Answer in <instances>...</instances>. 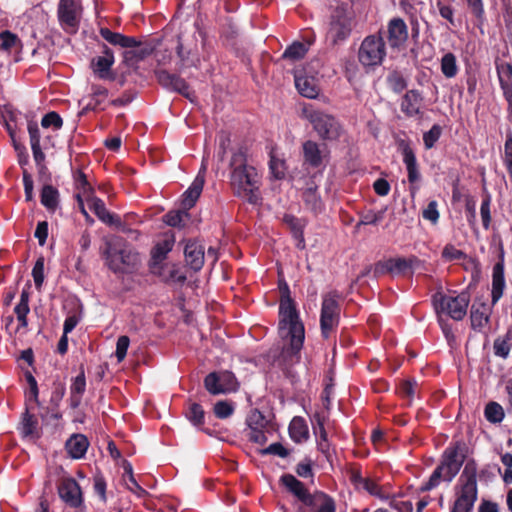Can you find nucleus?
I'll use <instances>...</instances> for the list:
<instances>
[{
	"instance_id": "f257e3e1",
	"label": "nucleus",
	"mask_w": 512,
	"mask_h": 512,
	"mask_svg": "<svg viewBox=\"0 0 512 512\" xmlns=\"http://www.w3.org/2000/svg\"><path fill=\"white\" fill-rule=\"evenodd\" d=\"M230 184L234 194L251 204L260 200V177L255 167L246 163L245 153L235 151L230 161Z\"/></svg>"
},
{
	"instance_id": "f03ea898",
	"label": "nucleus",
	"mask_w": 512,
	"mask_h": 512,
	"mask_svg": "<svg viewBox=\"0 0 512 512\" xmlns=\"http://www.w3.org/2000/svg\"><path fill=\"white\" fill-rule=\"evenodd\" d=\"M279 316V335L289 345L287 352L296 355L303 346L305 331L295 305L289 297L281 300Z\"/></svg>"
},
{
	"instance_id": "7ed1b4c3",
	"label": "nucleus",
	"mask_w": 512,
	"mask_h": 512,
	"mask_svg": "<svg viewBox=\"0 0 512 512\" xmlns=\"http://www.w3.org/2000/svg\"><path fill=\"white\" fill-rule=\"evenodd\" d=\"M283 485L303 503L310 507L313 512H336L334 499L322 491L310 493L305 485L291 474L283 475Z\"/></svg>"
},
{
	"instance_id": "20e7f679",
	"label": "nucleus",
	"mask_w": 512,
	"mask_h": 512,
	"mask_svg": "<svg viewBox=\"0 0 512 512\" xmlns=\"http://www.w3.org/2000/svg\"><path fill=\"white\" fill-rule=\"evenodd\" d=\"M463 464V458L456 447L448 448L444 452L441 464L433 471L429 481L422 487L423 491H429L437 487L441 480L450 482L458 474Z\"/></svg>"
},
{
	"instance_id": "39448f33",
	"label": "nucleus",
	"mask_w": 512,
	"mask_h": 512,
	"mask_svg": "<svg viewBox=\"0 0 512 512\" xmlns=\"http://www.w3.org/2000/svg\"><path fill=\"white\" fill-rule=\"evenodd\" d=\"M303 115L322 139L334 140L339 137L340 125L333 116L315 110L311 105L303 108Z\"/></svg>"
},
{
	"instance_id": "423d86ee",
	"label": "nucleus",
	"mask_w": 512,
	"mask_h": 512,
	"mask_svg": "<svg viewBox=\"0 0 512 512\" xmlns=\"http://www.w3.org/2000/svg\"><path fill=\"white\" fill-rule=\"evenodd\" d=\"M461 485L456 492V500L451 512H471L477 500V480L475 473L464 469L460 479Z\"/></svg>"
},
{
	"instance_id": "0eeeda50",
	"label": "nucleus",
	"mask_w": 512,
	"mask_h": 512,
	"mask_svg": "<svg viewBox=\"0 0 512 512\" xmlns=\"http://www.w3.org/2000/svg\"><path fill=\"white\" fill-rule=\"evenodd\" d=\"M386 56V46L380 35L367 36L358 50V60L364 67L380 65Z\"/></svg>"
},
{
	"instance_id": "6e6552de",
	"label": "nucleus",
	"mask_w": 512,
	"mask_h": 512,
	"mask_svg": "<svg viewBox=\"0 0 512 512\" xmlns=\"http://www.w3.org/2000/svg\"><path fill=\"white\" fill-rule=\"evenodd\" d=\"M340 317V306L338 296L335 293H328L323 296L320 326L323 337L328 338L337 328Z\"/></svg>"
},
{
	"instance_id": "1a4fd4ad",
	"label": "nucleus",
	"mask_w": 512,
	"mask_h": 512,
	"mask_svg": "<svg viewBox=\"0 0 512 512\" xmlns=\"http://www.w3.org/2000/svg\"><path fill=\"white\" fill-rule=\"evenodd\" d=\"M204 386L212 395L227 394L238 389V382L230 371L209 373L204 379Z\"/></svg>"
},
{
	"instance_id": "9d476101",
	"label": "nucleus",
	"mask_w": 512,
	"mask_h": 512,
	"mask_svg": "<svg viewBox=\"0 0 512 512\" xmlns=\"http://www.w3.org/2000/svg\"><path fill=\"white\" fill-rule=\"evenodd\" d=\"M437 310L447 313L454 320H462L467 312L469 304V296L461 293L457 296L439 295V299L435 298Z\"/></svg>"
},
{
	"instance_id": "9b49d317",
	"label": "nucleus",
	"mask_w": 512,
	"mask_h": 512,
	"mask_svg": "<svg viewBox=\"0 0 512 512\" xmlns=\"http://www.w3.org/2000/svg\"><path fill=\"white\" fill-rule=\"evenodd\" d=\"M107 261L113 271L126 272L137 266L139 254L127 247L117 250L110 246L107 251Z\"/></svg>"
},
{
	"instance_id": "f8f14e48",
	"label": "nucleus",
	"mask_w": 512,
	"mask_h": 512,
	"mask_svg": "<svg viewBox=\"0 0 512 512\" xmlns=\"http://www.w3.org/2000/svg\"><path fill=\"white\" fill-rule=\"evenodd\" d=\"M81 16V6L77 0H60L58 18L63 28L69 33H75Z\"/></svg>"
},
{
	"instance_id": "ddd939ff",
	"label": "nucleus",
	"mask_w": 512,
	"mask_h": 512,
	"mask_svg": "<svg viewBox=\"0 0 512 512\" xmlns=\"http://www.w3.org/2000/svg\"><path fill=\"white\" fill-rule=\"evenodd\" d=\"M313 432L316 436L318 450L325 455L327 460L331 458L330 443L325 430L326 414L324 412H316L312 419Z\"/></svg>"
},
{
	"instance_id": "4468645a",
	"label": "nucleus",
	"mask_w": 512,
	"mask_h": 512,
	"mask_svg": "<svg viewBox=\"0 0 512 512\" xmlns=\"http://www.w3.org/2000/svg\"><path fill=\"white\" fill-rule=\"evenodd\" d=\"M387 38L391 48L402 47L408 39V28L401 18H393L387 26Z\"/></svg>"
},
{
	"instance_id": "2eb2a0df",
	"label": "nucleus",
	"mask_w": 512,
	"mask_h": 512,
	"mask_svg": "<svg viewBox=\"0 0 512 512\" xmlns=\"http://www.w3.org/2000/svg\"><path fill=\"white\" fill-rule=\"evenodd\" d=\"M60 498L71 507H78L82 503V493L78 483L72 479H64L58 488Z\"/></svg>"
},
{
	"instance_id": "dca6fc26",
	"label": "nucleus",
	"mask_w": 512,
	"mask_h": 512,
	"mask_svg": "<svg viewBox=\"0 0 512 512\" xmlns=\"http://www.w3.org/2000/svg\"><path fill=\"white\" fill-rule=\"evenodd\" d=\"M415 260V258H391L383 262H378L375 265L374 273L376 275H383L386 273H390L393 275L402 274L409 268H411L412 263Z\"/></svg>"
},
{
	"instance_id": "f3484780",
	"label": "nucleus",
	"mask_w": 512,
	"mask_h": 512,
	"mask_svg": "<svg viewBox=\"0 0 512 512\" xmlns=\"http://www.w3.org/2000/svg\"><path fill=\"white\" fill-rule=\"evenodd\" d=\"M350 31V16L347 14H337L332 18L328 37L336 44L344 40L349 35Z\"/></svg>"
},
{
	"instance_id": "a211bd4d",
	"label": "nucleus",
	"mask_w": 512,
	"mask_h": 512,
	"mask_svg": "<svg viewBox=\"0 0 512 512\" xmlns=\"http://www.w3.org/2000/svg\"><path fill=\"white\" fill-rule=\"evenodd\" d=\"M85 199L89 204V208L93 210V212L102 222L111 226H116L118 228L122 227L120 218L114 214H111L106 209L104 202L100 198L91 194Z\"/></svg>"
},
{
	"instance_id": "6ab92c4d",
	"label": "nucleus",
	"mask_w": 512,
	"mask_h": 512,
	"mask_svg": "<svg viewBox=\"0 0 512 512\" xmlns=\"http://www.w3.org/2000/svg\"><path fill=\"white\" fill-rule=\"evenodd\" d=\"M175 243L173 235L166 236L163 240L159 241L152 251V260L150 268L154 274H161L160 264L166 258L167 254L172 250Z\"/></svg>"
},
{
	"instance_id": "aec40b11",
	"label": "nucleus",
	"mask_w": 512,
	"mask_h": 512,
	"mask_svg": "<svg viewBox=\"0 0 512 512\" xmlns=\"http://www.w3.org/2000/svg\"><path fill=\"white\" fill-rule=\"evenodd\" d=\"M185 261L194 271H199L204 264V247L197 242H188L184 250Z\"/></svg>"
},
{
	"instance_id": "412c9836",
	"label": "nucleus",
	"mask_w": 512,
	"mask_h": 512,
	"mask_svg": "<svg viewBox=\"0 0 512 512\" xmlns=\"http://www.w3.org/2000/svg\"><path fill=\"white\" fill-rule=\"evenodd\" d=\"M248 424L250 427L249 438L251 441L264 444L267 442V436L264 431V428L267 424L261 413L253 412L248 419Z\"/></svg>"
},
{
	"instance_id": "4be33fe9",
	"label": "nucleus",
	"mask_w": 512,
	"mask_h": 512,
	"mask_svg": "<svg viewBox=\"0 0 512 512\" xmlns=\"http://www.w3.org/2000/svg\"><path fill=\"white\" fill-rule=\"evenodd\" d=\"M295 86L298 92L307 98H316L319 88L316 79L313 76L302 75L300 71H295Z\"/></svg>"
},
{
	"instance_id": "5701e85b",
	"label": "nucleus",
	"mask_w": 512,
	"mask_h": 512,
	"mask_svg": "<svg viewBox=\"0 0 512 512\" xmlns=\"http://www.w3.org/2000/svg\"><path fill=\"white\" fill-rule=\"evenodd\" d=\"M114 63V55L109 48H105L104 55L98 56L92 60V68L95 74L100 78L106 79L110 75V68Z\"/></svg>"
},
{
	"instance_id": "b1692460",
	"label": "nucleus",
	"mask_w": 512,
	"mask_h": 512,
	"mask_svg": "<svg viewBox=\"0 0 512 512\" xmlns=\"http://www.w3.org/2000/svg\"><path fill=\"white\" fill-rule=\"evenodd\" d=\"M203 187L204 180L201 177H195L191 185L182 195V207L184 210H189L196 204Z\"/></svg>"
},
{
	"instance_id": "393cba45",
	"label": "nucleus",
	"mask_w": 512,
	"mask_h": 512,
	"mask_svg": "<svg viewBox=\"0 0 512 512\" xmlns=\"http://www.w3.org/2000/svg\"><path fill=\"white\" fill-rule=\"evenodd\" d=\"M490 306L484 302L476 300L471 306V324L473 328L484 327L489 319Z\"/></svg>"
},
{
	"instance_id": "a878e982",
	"label": "nucleus",
	"mask_w": 512,
	"mask_h": 512,
	"mask_svg": "<svg viewBox=\"0 0 512 512\" xmlns=\"http://www.w3.org/2000/svg\"><path fill=\"white\" fill-rule=\"evenodd\" d=\"M89 446V442L83 434H74L66 442V450L74 459L82 458Z\"/></svg>"
},
{
	"instance_id": "bb28decb",
	"label": "nucleus",
	"mask_w": 512,
	"mask_h": 512,
	"mask_svg": "<svg viewBox=\"0 0 512 512\" xmlns=\"http://www.w3.org/2000/svg\"><path fill=\"white\" fill-rule=\"evenodd\" d=\"M504 288V265L503 263L498 262L494 265L492 272V304L497 303L502 297Z\"/></svg>"
},
{
	"instance_id": "cd10ccee",
	"label": "nucleus",
	"mask_w": 512,
	"mask_h": 512,
	"mask_svg": "<svg viewBox=\"0 0 512 512\" xmlns=\"http://www.w3.org/2000/svg\"><path fill=\"white\" fill-rule=\"evenodd\" d=\"M100 35L110 44L118 45L123 48H134L139 44L134 37H128L117 32H112L108 28H102L100 30Z\"/></svg>"
},
{
	"instance_id": "c85d7f7f",
	"label": "nucleus",
	"mask_w": 512,
	"mask_h": 512,
	"mask_svg": "<svg viewBox=\"0 0 512 512\" xmlns=\"http://www.w3.org/2000/svg\"><path fill=\"white\" fill-rule=\"evenodd\" d=\"M158 80L164 87L188 96V86L184 79L162 71L158 74Z\"/></svg>"
},
{
	"instance_id": "c756f323",
	"label": "nucleus",
	"mask_w": 512,
	"mask_h": 512,
	"mask_svg": "<svg viewBox=\"0 0 512 512\" xmlns=\"http://www.w3.org/2000/svg\"><path fill=\"white\" fill-rule=\"evenodd\" d=\"M303 156L306 163L318 167L322 163L323 151L316 142L308 140L303 143Z\"/></svg>"
},
{
	"instance_id": "7c9ffc66",
	"label": "nucleus",
	"mask_w": 512,
	"mask_h": 512,
	"mask_svg": "<svg viewBox=\"0 0 512 512\" xmlns=\"http://www.w3.org/2000/svg\"><path fill=\"white\" fill-rule=\"evenodd\" d=\"M420 94L414 90L408 91L401 102V110L409 117L417 115L421 107Z\"/></svg>"
},
{
	"instance_id": "2f4dec72",
	"label": "nucleus",
	"mask_w": 512,
	"mask_h": 512,
	"mask_svg": "<svg viewBox=\"0 0 512 512\" xmlns=\"http://www.w3.org/2000/svg\"><path fill=\"white\" fill-rule=\"evenodd\" d=\"M289 434L293 441L301 443L309 438V430L302 417H294L289 425Z\"/></svg>"
},
{
	"instance_id": "473e14b6",
	"label": "nucleus",
	"mask_w": 512,
	"mask_h": 512,
	"mask_svg": "<svg viewBox=\"0 0 512 512\" xmlns=\"http://www.w3.org/2000/svg\"><path fill=\"white\" fill-rule=\"evenodd\" d=\"M403 162L406 165L408 172V180L414 183L420 179V174L417 168V161L413 150L406 146L403 149Z\"/></svg>"
},
{
	"instance_id": "72a5a7b5",
	"label": "nucleus",
	"mask_w": 512,
	"mask_h": 512,
	"mask_svg": "<svg viewBox=\"0 0 512 512\" xmlns=\"http://www.w3.org/2000/svg\"><path fill=\"white\" fill-rule=\"evenodd\" d=\"M20 429L24 438L35 439L39 436L38 422L31 414H29L28 408L23 415Z\"/></svg>"
},
{
	"instance_id": "f704fd0d",
	"label": "nucleus",
	"mask_w": 512,
	"mask_h": 512,
	"mask_svg": "<svg viewBox=\"0 0 512 512\" xmlns=\"http://www.w3.org/2000/svg\"><path fill=\"white\" fill-rule=\"evenodd\" d=\"M85 389H86L85 375H84V372L81 371V373L73 379V382L70 387L71 401H72V405L74 407H77L80 404V401H81L83 393L85 392Z\"/></svg>"
},
{
	"instance_id": "c9c22d12",
	"label": "nucleus",
	"mask_w": 512,
	"mask_h": 512,
	"mask_svg": "<svg viewBox=\"0 0 512 512\" xmlns=\"http://www.w3.org/2000/svg\"><path fill=\"white\" fill-rule=\"evenodd\" d=\"M484 416L488 422L497 424L503 421L505 412L499 403L491 401L485 406Z\"/></svg>"
},
{
	"instance_id": "e433bc0d",
	"label": "nucleus",
	"mask_w": 512,
	"mask_h": 512,
	"mask_svg": "<svg viewBox=\"0 0 512 512\" xmlns=\"http://www.w3.org/2000/svg\"><path fill=\"white\" fill-rule=\"evenodd\" d=\"M58 191L51 185H46L41 191V204L49 211H55L58 206Z\"/></svg>"
},
{
	"instance_id": "4c0bfd02",
	"label": "nucleus",
	"mask_w": 512,
	"mask_h": 512,
	"mask_svg": "<svg viewBox=\"0 0 512 512\" xmlns=\"http://www.w3.org/2000/svg\"><path fill=\"white\" fill-rule=\"evenodd\" d=\"M441 72L446 78H453L458 73V65L456 57L453 53L448 52L441 59Z\"/></svg>"
},
{
	"instance_id": "58836bf2",
	"label": "nucleus",
	"mask_w": 512,
	"mask_h": 512,
	"mask_svg": "<svg viewBox=\"0 0 512 512\" xmlns=\"http://www.w3.org/2000/svg\"><path fill=\"white\" fill-rule=\"evenodd\" d=\"M308 51V46L301 42H294L283 53V58L292 61L303 58Z\"/></svg>"
},
{
	"instance_id": "ea45409f",
	"label": "nucleus",
	"mask_w": 512,
	"mask_h": 512,
	"mask_svg": "<svg viewBox=\"0 0 512 512\" xmlns=\"http://www.w3.org/2000/svg\"><path fill=\"white\" fill-rule=\"evenodd\" d=\"M304 202L314 212H319L322 209V201L317 194L316 189L308 188L303 194Z\"/></svg>"
},
{
	"instance_id": "a19ab883",
	"label": "nucleus",
	"mask_w": 512,
	"mask_h": 512,
	"mask_svg": "<svg viewBox=\"0 0 512 512\" xmlns=\"http://www.w3.org/2000/svg\"><path fill=\"white\" fill-rule=\"evenodd\" d=\"M214 414L219 419L230 417L234 412V405L232 402L221 400L215 403L213 408Z\"/></svg>"
},
{
	"instance_id": "79ce46f5",
	"label": "nucleus",
	"mask_w": 512,
	"mask_h": 512,
	"mask_svg": "<svg viewBox=\"0 0 512 512\" xmlns=\"http://www.w3.org/2000/svg\"><path fill=\"white\" fill-rule=\"evenodd\" d=\"M442 134V128L438 124L431 127L429 131L424 133L423 141L426 149H431L435 143L439 140Z\"/></svg>"
},
{
	"instance_id": "37998d69",
	"label": "nucleus",
	"mask_w": 512,
	"mask_h": 512,
	"mask_svg": "<svg viewBox=\"0 0 512 512\" xmlns=\"http://www.w3.org/2000/svg\"><path fill=\"white\" fill-rule=\"evenodd\" d=\"M74 181L77 189L82 190L80 193L82 196L87 198L92 194V187L89 185L86 175L78 170L74 173Z\"/></svg>"
},
{
	"instance_id": "c03bdc74",
	"label": "nucleus",
	"mask_w": 512,
	"mask_h": 512,
	"mask_svg": "<svg viewBox=\"0 0 512 512\" xmlns=\"http://www.w3.org/2000/svg\"><path fill=\"white\" fill-rule=\"evenodd\" d=\"M187 217L188 213L186 211H171L164 216V221L169 226L179 227L184 224Z\"/></svg>"
},
{
	"instance_id": "a18cd8bd",
	"label": "nucleus",
	"mask_w": 512,
	"mask_h": 512,
	"mask_svg": "<svg viewBox=\"0 0 512 512\" xmlns=\"http://www.w3.org/2000/svg\"><path fill=\"white\" fill-rule=\"evenodd\" d=\"M284 221L291 227L293 236L296 239H298L297 246L299 248H304L303 234H302L301 226L298 224L297 219H295L293 216L286 215L284 217Z\"/></svg>"
},
{
	"instance_id": "49530a36",
	"label": "nucleus",
	"mask_w": 512,
	"mask_h": 512,
	"mask_svg": "<svg viewBox=\"0 0 512 512\" xmlns=\"http://www.w3.org/2000/svg\"><path fill=\"white\" fill-rule=\"evenodd\" d=\"M187 418L195 426H199L204 421V410L199 404L193 403L187 412Z\"/></svg>"
},
{
	"instance_id": "de8ad7c7",
	"label": "nucleus",
	"mask_w": 512,
	"mask_h": 512,
	"mask_svg": "<svg viewBox=\"0 0 512 512\" xmlns=\"http://www.w3.org/2000/svg\"><path fill=\"white\" fill-rule=\"evenodd\" d=\"M18 37L10 31L0 32V50L9 51L17 43Z\"/></svg>"
},
{
	"instance_id": "09e8293b",
	"label": "nucleus",
	"mask_w": 512,
	"mask_h": 512,
	"mask_svg": "<svg viewBox=\"0 0 512 512\" xmlns=\"http://www.w3.org/2000/svg\"><path fill=\"white\" fill-rule=\"evenodd\" d=\"M35 286L40 289L44 281V258L39 257L32 269Z\"/></svg>"
},
{
	"instance_id": "8fccbe9b",
	"label": "nucleus",
	"mask_w": 512,
	"mask_h": 512,
	"mask_svg": "<svg viewBox=\"0 0 512 512\" xmlns=\"http://www.w3.org/2000/svg\"><path fill=\"white\" fill-rule=\"evenodd\" d=\"M62 124V118L56 112L47 113L41 121V125L44 128L54 127L55 129H59L62 127Z\"/></svg>"
},
{
	"instance_id": "3c124183",
	"label": "nucleus",
	"mask_w": 512,
	"mask_h": 512,
	"mask_svg": "<svg viewBox=\"0 0 512 512\" xmlns=\"http://www.w3.org/2000/svg\"><path fill=\"white\" fill-rule=\"evenodd\" d=\"M129 344H130V339L128 336L123 335L118 338L117 343H116V352H115L118 362L123 361L124 358L126 357L127 350L129 348Z\"/></svg>"
},
{
	"instance_id": "603ef678",
	"label": "nucleus",
	"mask_w": 512,
	"mask_h": 512,
	"mask_svg": "<svg viewBox=\"0 0 512 512\" xmlns=\"http://www.w3.org/2000/svg\"><path fill=\"white\" fill-rule=\"evenodd\" d=\"M442 257L447 261L460 260L465 257V253L451 244H447L443 251Z\"/></svg>"
},
{
	"instance_id": "864d4df0",
	"label": "nucleus",
	"mask_w": 512,
	"mask_h": 512,
	"mask_svg": "<svg viewBox=\"0 0 512 512\" xmlns=\"http://www.w3.org/2000/svg\"><path fill=\"white\" fill-rule=\"evenodd\" d=\"M438 204L436 201H431L427 205V207L423 210V218L430 221L433 224H436L439 220V212H438Z\"/></svg>"
},
{
	"instance_id": "5fc2aeb1",
	"label": "nucleus",
	"mask_w": 512,
	"mask_h": 512,
	"mask_svg": "<svg viewBox=\"0 0 512 512\" xmlns=\"http://www.w3.org/2000/svg\"><path fill=\"white\" fill-rule=\"evenodd\" d=\"M493 348L495 355L501 358H507L510 353L509 343L506 339L503 338H497L494 341Z\"/></svg>"
},
{
	"instance_id": "6e6d98bb",
	"label": "nucleus",
	"mask_w": 512,
	"mask_h": 512,
	"mask_svg": "<svg viewBox=\"0 0 512 512\" xmlns=\"http://www.w3.org/2000/svg\"><path fill=\"white\" fill-rule=\"evenodd\" d=\"M501 462L506 467V470L503 475V481L506 484L512 483V454L505 453L501 456Z\"/></svg>"
},
{
	"instance_id": "4d7b16f0",
	"label": "nucleus",
	"mask_w": 512,
	"mask_h": 512,
	"mask_svg": "<svg viewBox=\"0 0 512 512\" xmlns=\"http://www.w3.org/2000/svg\"><path fill=\"white\" fill-rule=\"evenodd\" d=\"M231 144L230 134L227 132H221L219 135V153L218 156L221 161L224 160L225 154L227 152L228 147Z\"/></svg>"
},
{
	"instance_id": "13d9d810",
	"label": "nucleus",
	"mask_w": 512,
	"mask_h": 512,
	"mask_svg": "<svg viewBox=\"0 0 512 512\" xmlns=\"http://www.w3.org/2000/svg\"><path fill=\"white\" fill-rule=\"evenodd\" d=\"M15 313L17 320L22 327L27 326V314L29 313V306L26 303L19 302L15 307Z\"/></svg>"
},
{
	"instance_id": "bf43d9fd",
	"label": "nucleus",
	"mask_w": 512,
	"mask_h": 512,
	"mask_svg": "<svg viewBox=\"0 0 512 512\" xmlns=\"http://www.w3.org/2000/svg\"><path fill=\"white\" fill-rule=\"evenodd\" d=\"M34 236L38 239L41 246L46 243L48 237V223L46 221H42L37 224Z\"/></svg>"
},
{
	"instance_id": "052dcab7",
	"label": "nucleus",
	"mask_w": 512,
	"mask_h": 512,
	"mask_svg": "<svg viewBox=\"0 0 512 512\" xmlns=\"http://www.w3.org/2000/svg\"><path fill=\"white\" fill-rule=\"evenodd\" d=\"M27 381L29 384V391L27 393V401L28 402H31V401L38 402V386H37L36 379L31 374H28Z\"/></svg>"
},
{
	"instance_id": "680f3d73",
	"label": "nucleus",
	"mask_w": 512,
	"mask_h": 512,
	"mask_svg": "<svg viewBox=\"0 0 512 512\" xmlns=\"http://www.w3.org/2000/svg\"><path fill=\"white\" fill-rule=\"evenodd\" d=\"M480 214L483 222V227L485 229L489 228L491 215H490V200H483L480 207Z\"/></svg>"
},
{
	"instance_id": "e2e57ef3",
	"label": "nucleus",
	"mask_w": 512,
	"mask_h": 512,
	"mask_svg": "<svg viewBox=\"0 0 512 512\" xmlns=\"http://www.w3.org/2000/svg\"><path fill=\"white\" fill-rule=\"evenodd\" d=\"M270 169L274 175L275 178L281 179L285 175V168L283 161L272 158L270 161Z\"/></svg>"
},
{
	"instance_id": "0e129e2a",
	"label": "nucleus",
	"mask_w": 512,
	"mask_h": 512,
	"mask_svg": "<svg viewBox=\"0 0 512 512\" xmlns=\"http://www.w3.org/2000/svg\"><path fill=\"white\" fill-rule=\"evenodd\" d=\"M388 81L392 89L396 92H400L406 87L404 79L397 73L389 75Z\"/></svg>"
},
{
	"instance_id": "69168bd1",
	"label": "nucleus",
	"mask_w": 512,
	"mask_h": 512,
	"mask_svg": "<svg viewBox=\"0 0 512 512\" xmlns=\"http://www.w3.org/2000/svg\"><path fill=\"white\" fill-rule=\"evenodd\" d=\"M28 132L31 146L40 144V130L36 122L30 121L28 123Z\"/></svg>"
},
{
	"instance_id": "338daca9",
	"label": "nucleus",
	"mask_w": 512,
	"mask_h": 512,
	"mask_svg": "<svg viewBox=\"0 0 512 512\" xmlns=\"http://www.w3.org/2000/svg\"><path fill=\"white\" fill-rule=\"evenodd\" d=\"M359 491H366V492H368L371 495L380 496V488H379V486L377 485V483H375L374 481H372L369 478H366L364 480V482L361 485Z\"/></svg>"
},
{
	"instance_id": "774afa93",
	"label": "nucleus",
	"mask_w": 512,
	"mask_h": 512,
	"mask_svg": "<svg viewBox=\"0 0 512 512\" xmlns=\"http://www.w3.org/2000/svg\"><path fill=\"white\" fill-rule=\"evenodd\" d=\"M390 505L397 512H412L413 511V505L410 501L395 499V500L391 501Z\"/></svg>"
}]
</instances>
